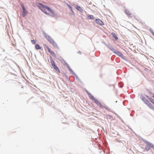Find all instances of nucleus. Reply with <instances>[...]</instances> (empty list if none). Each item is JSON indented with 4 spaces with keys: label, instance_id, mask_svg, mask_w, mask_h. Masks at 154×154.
I'll return each mask as SVG.
<instances>
[{
    "label": "nucleus",
    "instance_id": "obj_1",
    "mask_svg": "<svg viewBox=\"0 0 154 154\" xmlns=\"http://www.w3.org/2000/svg\"><path fill=\"white\" fill-rule=\"evenodd\" d=\"M90 98L92 100L94 103H95L101 108H105L106 109L108 110L109 108L107 106H105L102 105V104L97 100L95 99L93 96L88 91L86 92Z\"/></svg>",
    "mask_w": 154,
    "mask_h": 154
},
{
    "label": "nucleus",
    "instance_id": "obj_2",
    "mask_svg": "<svg viewBox=\"0 0 154 154\" xmlns=\"http://www.w3.org/2000/svg\"><path fill=\"white\" fill-rule=\"evenodd\" d=\"M38 4L39 5H38V7L39 8V9L41 10L42 12L44 13L45 14L49 15V14L47 13L46 11L45 10V9H46L48 10L50 12H51V14H53L55 15V13L54 11L51 9L49 7H48L47 6L42 5L40 3H38Z\"/></svg>",
    "mask_w": 154,
    "mask_h": 154
},
{
    "label": "nucleus",
    "instance_id": "obj_3",
    "mask_svg": "<svg viewBox=\"0 0 154 154\" xmlns=\"http://www.w3.org/2000/svg\"><path fill=\"white\" fill-rule=\"evenodd\" d=\"M45 37L48 41L55 47H57V45L54 40L49 36L47 35L45 36Z\"/></svg>",
    "mask_w": 154,
    "mask_h": 154
},
{
    "label": "nucleus",
    "instance_id": "obj_4",
    "mask_svg": "<svg viewBox=\"0 0 154 154\" xmlns=\"http://www.w3.org/2000/svg\"><path fill=\"white\" fill-rule=\"evenodd\" d=\"M20 5L23 9V14H22V16L23 17H25L27 14V11L26 10L25 8L24 5L22 3L20 4Z\"/></svg>",
    "mask_w": 154,
    "mask_h": 154
},
{
    "label": "nucleus",
    "instance_id": "obj_5",
    "mask_svg": "<svg viewBox=\"0 0 154 154\" xmlns=\"http://www.w3.org/2000/svg\"><path fill=\"white\" fill-rule=\"evenodd\" d=\"M51 65L58 72L60 73V71L59 70L58 68L57 67V66L55 65L54 61V60L51 59Z\"/></svg>",
    "mask_w": 154,
    "mask_h": 154
},
{
    "label": "nucleus",
    "instance_id": "obj_6",
    "mask_svg": "<svg viewBox=\"0 0 154 154\" xmlns=\"http://www.w3.org/2000/svg\"><path fill=\"white\" fill-rule=\"evenodd\" d=\"M45 48V49H46L48 50V51L53 56L55 57L56 56V54L54 53V52L51 50L50 48L46 45H44Z\"/></svg>",
    "mask_w": 154,
    "mask_h": 154
},
{
    "label": "nucleus",
    "instance_id": "obj_7",
    "mask_svg": "<svg viewBox=\"0 0 154 154\" xmlns=\"http://www.w3.org/2000/svg\"><path fill=\"white\" fill-rule=\"evenodd\" d=\"M143 101L151 109H154L153 106L147 100L143 99Z\"/></svg>",
    "mask_w": 154,
    "mask_h": 154
},
{
    "label": "nucleus",
    "instance_id": "obj_8",
    "mask_svg": "<svg viewBox=\"0 0 154 154\" xmlns=\"http://www.w3.org/2000/svg\"><path fill=\"white\" fill-rule=\"evenodd\" d=\"M114 53L117 55L119 56L121 58H123L124 56L120 52L116 50L115 52Z\"/></svg>",
    "mask_w": 154,
    "mask_h": 154
},
{
    "label": "nucleus",
    "instance_id": "obj_9",
    "mask_svg": "<svg viewBox=\"0 0 154 154\" xmlns=\"http://www.w3.org/2000/svg\"><path fill=\"white\" fill-rule=\"evenodd\" d=\"M95 21L97 23L101 25H103V22L99 19H96L95 20Z\"/></svg>",
    "mask_w": 154,
    "mask_h": 154
},
{
    "label": "nucleus",
    "instance_id": "obj_10",
    "mask_svg": "<svg viewBox=\"0 0 154 154\" xmlns=\"http://www.w3.org/2000/svg\"><path fill=\"white\" fill-rule=\"evenodd\" d=\"M75 7L76 8L81 12H82L83 11V10L82 8L79 5H76Z\"/></svg>",
    "mask_w": 154,
    "mask_h": 154
},
{
    "label": "nucleus",
    "instance_id": "obj_11",
    "mask_svg": "<svg viewBox=\"0 0 154 154\" xmlns=\"http://www.w3.org/2000/svg\"><path fill=\"white\" fill-rule=\"evenodd\" d=\"M112 36L113 38H114L115 40H117L118 39V38L117 37V36L116 35V34L113 32H112Z\"/></svg>",
    "mask_w": 154,
    "mask_h": 154
},
{
    "label": "nucleus",
    "instance_id": "obj_12",
    "mask_svg": "<svg viewBox=\"0 0 154 154\" xmlns=\"http://www.w3.org/2000/svg\"><path fill=\"white\" fill-rule=\"evenodd\" d=\"M146 97L149 100L154 104V99L152 98L149 97L148 96H146Z\"/></svg>",
    "mask_w": 154,
    "mask_h": 154
},
{
    "label": "nucleus",
    "instance_id": "obj_13",
    "mask_svg": "<svg viewBox=\"0 0 154 154\" xmlns=\"http://www.w3.org/2000/svg\"><path fill=\"white\" fill-rule=\"evenodd\" d=\"M145 143L146 144V145L150 147H152L153 145V144L148 141L145 142Z\"/></svg>",
    "mask_w": 154,
    "mask_h": 154
},
{
    "label": "nucleus",
    "instance_id": "obj_14",
    "mask_svg": "<svg viewBox=\"0 0 154 154\" xmlns=\"http://www.w3.org/2000/svg\"><path fill=\"white\" fill-rule=\"evenodd\" d=\"M125 13L129 17H131V14L130 12L128 10H126L125 11Z\"/></svg>",
    "mask_w": 154,
    "mask_h": 154
},
{
    "label": "nucleus",
    "instance_id": "obj_15",
    "mask_svg": "<svg viewBox=\"0 0 154 154\" xmlns=\"http://www.w3.org/2000/svg\"><path fill=\"white\" fill-rule=\"evenodd\" d=\"M35 48L36 49H41V47L38 44H36L35 45Z\"/></svg>",
    "mask_w": 154,
    "mask_h": 154
},
{
    "label": "nucleus",
    "instance_id": "obj_16",
    "mask_svg": "<svg viewBox=\"0 0 154 154\" xmlns=\"http://www.w3.org/2000/svg\"><path fill=\"white\" fill-rule=\"evenodd\" d=\"M88 18L90 19H94V16L92 15H88Z\"/></svg>",
    "mask_w": 154,
    "mask_h": 154
},
{
    "label": "nucleus",
    "instance_id": "obj_17",
    "mask_svg": "<svg viewBox=\"0 0 154 154\" xmlns=\"http://www.w3.org/2000/svg\"><path fill=\"white\" fill-rule=\"evenodd\" d=\"M109 48L110 50H111L113 52H114V53L116 51V50L114 48H113V47H109Z\"/></svg>",
    "mask_w": 154,
    "mask_h": 154
},
{
    "label": "nucleus",
    "instance_id": "obj_18",
    "mask_svg": "<svg viewBox=\"0 0 154 154\" xmlns=\"http://www.w3.org/2000/svg\"><path fill=\"white\" fill-rule=\"evenodd\" d=\"M150 149V147L146 145L145 147V149L147 151L149 150Z\"/></svg>",
    "mask_w": 154,
    "mask_h": 154
},
{
    "label": "nucleus",
    "instance_id": "obj_19",
    "mask_svg": "<svg viewBox=\"0 0 154 154\" xmlns=\"http://www.w3.org/2000/svg\"><path fill=\"white\" fill-rule=\"evenodd\" d=\"M67 6L70 9L71 11L72 10V8L71 6L69 5L68 4H67Z\"/></svg>",
    "mask_w": 154,
    "mask_h": 154
},
{
    "label": "nucleus",
    "instance_id": "obj_20",
    "mask_svg": "<svg viewBox=\"0 0 154 154\" xmlns=\"http://www.w3.org/2000/svg\"><path fill=\"white\" fill-rule=\"evenodd\" d=\"M150 31L152 34L154 36V31L153 30L151 29L150 30Z\"/></svg>",
    "mask_w": 154,
    "mask_h": 154
},
{
    "label": "nucleus",
    "instance_id": "obj_21",
    "mask_svg": "<svg viewBox=\"0 0 154 154\" xmlns=\"http://www.w3.org/2000/svg\"><path fill=\"white\" fill-rule=\"evenodd\" d=\"M31 42H32V43L33 44H35V43H36L35 41L34 40H32Z\"/></svg>",
    "mask_w": 154,
    "mask_h": 154
},
{
    "label": "nucleus",
    "instance_id": "obj_22",
    "mask_svg": "<svg viewBox=\"0 0 154 154\" xmlns=\"http://www.w3.org/2000/svg\"><path fill=\"white\" fill-rule=\"evenodd\" d=\"M69 69L71 72H73V71L70 68H69Z\"/></svg>",
    "mask_w": 154,
    "mask_h": 154
},
{
    "label": "nucleus",
    "instance_id": "obj_23",
    "mask_svg": "<svg viewBox=\"0 0 154 154\" xmlns=\"http://www.w3.org/2000/svg\"><path fill=\"white\" fill-rule=\"evenodd\" d=\"M151 148H152L154 149V145H153Z\"/></svg>",
    "mask_w": 154,
    "mask_h": 154
},
{
    "label": "nucleus",
    "instance_id": "obj_24",
    "mask_svg": "<svg viewBox=\"0 0 154 154\" xmlns=\"http://www.w3.org/2000/svg\"><path fill=\"white\" fill-rule=\"evenodd\" d=\"M152 97H153L154 98V95H153L152 96Z\"/></svg>",
    "mask_w": 154,
    "mask_h": 154
}]
</instances>
